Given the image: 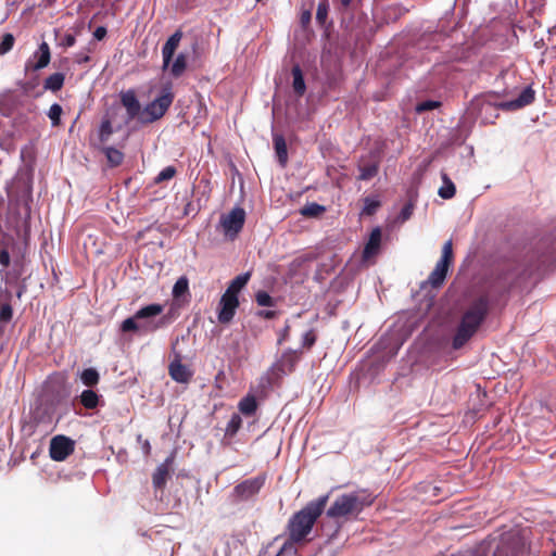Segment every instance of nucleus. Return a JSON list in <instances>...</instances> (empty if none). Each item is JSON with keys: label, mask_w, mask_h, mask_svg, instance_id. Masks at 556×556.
Masks as SVG:
<instances>
[{"label": "nucleus", "mask_w": 556, "mask_h": 556, "mask_svg": "<svg viewBox=\"0 0 556 556\" xmlns=\"http://www.w3.org/2000/svg\"><path fill=\"white\" fill-rule=\"evenodd\" d=\"M329 495H324L315 501H311L301 510L295 513L288 521V540L283 545L299 544L306 541L316 520L321 516L327 505Z\"/></svg>", "instance_id": "f257e3e1"}, {"label": "nucleus", "mask_w": 556, "mask_h": 556, "mask_svg": "<svg viewBox=\"0 0 556 556\" xmlns=\"http://www.w3.org/2000/svg\"><path fill=\"white\" fill-rule=\"evenodd\" d=\"M490 309L486 295L476 299L463 314L459 325L456 328L452 340L454 350L462 349L478 331Z\"/></svg>", "instance_id": "f03ea898"}, {"label": "nucleus", "mask_w": 556, "mask_h": 556, "mask_svg": "<svg viewBox=\"0 0 556 556\" xmlns=\"http://www.w3.org/2000/svg\"><path fill=\"white\" fill-rule=\"evenodd\" d=\"M164 307L162 304L153 303L138 309L132 317L126 318L121 324L123 332H139L148 334L170 324V318L166 315L154 320L153 318L161 315Z\"/></svg>", "instance_id": "7ed1b4c3"}, {"label": "nucleus", "mask_w": 556, "mask_h": 556, "mask_svg": "<svg viewBox=\"0 0 556 556\" xmlns=\"http://www.w3.org/2000/svg\"><path fill=\"white\" fill-rule=\"evenodd\" d=\"M375 496L366 490L341 494L327 510L330 518L357 517L365 507L372 505Z\"/></svg>", "instance_id": "20e7f679"}, {"label": "nucleus", "mask_w": 556, "mask_h": 556, "mask_svg": "<svg viewBox=\"0 0 556 556\" xmlns=\"http://www.w3.org/2000/svg\"><path fill=\"white\" fill-rule=\"evenodd\" d=\"M182 31L176 30L164 43L162 48V58H163V68L166 70L169 67L170 75L175 78L180 77L185 71L187 70V54L179 53L175 61L172 63V60L175 55L177 48L182 38Z\"/></svg>", "instance_id": "39448f33"}, {"label": "nucleus", "mask_w": 556, "mask_h": 556, "mask_svg": "<svg viewBox=\"0 0 556 556\" xmlns=\"http://www.w3.org/2000/svg\"><path fill=\"white\" fill-rule=\"evenodd\" d=\"M534 99L535 91L529 86L525 88L515 100L494 104L486 97H482L477 99V104L479 105L480 116L486 121L488 116H483V113H488L489 111H497L500 109L504 111H515L531 104Z\"/></svg>", "instance_id": "423d86ee"}, {"label": "nucleus", "mask_w": 556, "mask_h": 556, "mask_svg": "<svg viewBox=\"0 0 556 556\" xmlns=\"http://www.w3.org/2000/svg\"><path fill=\"white\" fill-rule=\"evenodd\" d=\"M174 98L172 85L167 84L163 87L161 94L142 109L139 122L141 124H151L162 118L172 105Z\"/></svg>", "instance_id": "0eeeda50"}, {"label": "nucleus", "mask_w": 556, "mask_h": 556, "mask_svg": "<svg viewBox=\"0 0 556 556\" xmlns=\"http://www.w3.org/2000/svg\"><path fill=\"white\" fill-rule=\"evenodd\" d=\"M302 350L287 349L280 357L270 366L268 382L279 386L285 376L295 370L298 363L302 357Z\"/></svg>", "instance_id": "6e6552de"}, {"label": "nucleus", "mask_w": 556, "mask_h": 556, "mask_svg": "<svg viewBox=\"0 0 556 556\" xmlns=\"http://www.w3.org/2000/svg\"><path fill=\"white\" fill-rule=\"evenodd\" d=\"M482 544L488 548V554L493 548V556H518L522 545L519 535L513 532L502 533Z\"/></svg>", "instance_id": "1a4fd4ad"}, {"label": "nucleus", "mask_w": 556, "mask_h": 556, "mask_svg": "<svg viewBox=\"0 0 556 556\" xmlns=\"http://www.w3.org/2000/svg\"><path fill=\"white\" fill-rule=\"evenodd\" d=\"M267 475L262 472L256 477L245 479L238 483L232 490V496L236 502L248 501L257 495L261 489L265 485Z\"/></svg>", "instance_id": "9d476101"}, {"label": "nucleus", "mask_w": 556, "mask_h": 556, "mask_svg": "<svg viewBox=\"0 0 556 556\" xmlns=\"http://www.w3.org/2000/svg\"><path fill=\"white\" fill-rule=\"evenodd\" d=\"M75 451V441L66 435L53 437L49 445V455L55 462H64Z\"/></svg>", "instance_id": "9b49d317"}, {"label": "nucleus", "mask_w": 556, "mask_h": 556, "mask_svg": "<svg viewBox=\"0 0 556 556\" xmlns=\"http://www.w3.org/2000/svg\"><path fill=\"white\" fill-rule=\"evenodd\" d=\"M51 61L50 47L46 41H42L33 55L26 61L24 66L25 74L40 71L49 65Z\"/></svg>", "instance_id": "f8f14e48"}, {"label": "nucleus", "mask_w": 556, "mask_h": 556, "mask_svg": "<svg viewBox=\"0 0 556 556\" xmlns=\"http://www.w3.org/2000/svg\"><path fill=\"white\" fill-rule=\"evenodd\" d=\"M245 212L242 207H233L227 215L220 218V225L226 235L237 236L243 228Z\"/></svg>", "instance_id": "ddd939ff"}, {"label": "nucleus", "mask_w": 556, "mask_h": 556, "mask_svg": "<svg viewBox=\"0 0 556 556\" xmlns=\"http://www.w3.org/2000/svg\"><path fill=\"white\" fill-rule=\"evenodd\" d=\"M238 306V296H233L225 292L219 301L218 321L220 324L230 323L236 314Z\"/></svg>", "instance_id": "4468645a"}, {"label": "nucleus", "mask_w": 556, "mask_h": 556, "mask_svg": "<svg viewBox=\"0 0 556 556\" xmlns=\"http://www.w3.org/2000/svg\"><path fill=\"white\" fill-rule=\"evenodd\" d=\"M121 103L126 109L128 121H132L137 118L139 121V116L142 112L141 104L137 99L136 92L132 89L122 91L119 93Z\"/></svg>", "instance_id": "2eb2a0df"}, {"label": "nucleus", "mask_w": 556, "mask_h": 556, "mask_svg": "<svg viewBox=\"0 0 556 556\" xmlns=\"http://www.w3.org/2000/svg\"><path fill=\"white\" fill-rule=\"evenodd\" d=\"M379 165L380 161L375 155H372L368 161L365 157H362L358 163L359 175L357 179L364 181L372 179L379 172Z\"/></svg>", "instance_id": "dca6fc26"}, {"label": "nucleus", "mask_w": 556, "mask_h": 556, "mask_svg": "<svg viewBox=\"0 0 556 556\" xmlns=\"http://www.w3.org/2000/svg\"><path fill=\"white\" fill-rule=\"evenodd\" d=\"M13 318V294L10 290H0V321L9 324Z\"/></svg>", "instance_id": "f3484780"}, {"label": "nucleus", "mask_w": 556, "mask_h": 556, "mask_svg": "<svg viewBox=\"0 0 556 556\" xmlns=\"http://www.w3.org/2000/svg\"><path fill=\"white\" fill-rule=\"evenodd\" d=\"M170 378L179 383H188L192 378V371L180 361H174L168 366Z\"/></svg>", "instance_id": "a211bd4d"}, {"label": "nucleus", "mask_w": 556, "mask_h": 556, "mask_svg": "<svg viewBox=\"0 0 556 556\" xmlns=\"http://www.w3.org/2000/svg\"><path fill=\"white\" fill-rule=\"evenodd\" d=\"M381 244V230L380 228H375L369 236L367 243L365 244L363 251V260L367 261L375 256L380 249Z\"/></svg>", "instance_id": "6ab92c4d"}, {"label": "nucleus", "mask_w": 556, "mask_h": 556, "mask_svg": "<svg viewBox=\"0 0 556 556\" xmlns=\"http://www.w3.org/2000/svg\"><path fill=\"white\" fill-rule=\"evenodd\" d=\"M169 477V459L161 464L152 476V483L155 489L162 490Z\"/></svg>", "instance_id": "aec40b11"}, {"label": "nucleus", "mask_w": 556, "mask_h": 556, "mask_svg": "<svg viewBox=\"0 0 556 556\" xmlns=\"http://www.w3.org/2000/svg\"><path fill=\"white\" fill-rule=\"evenodd\" d=\"M275 152L278 157L279 164L285 167L288 162L287 142L282 135H274L273 137Z\"/></svg>", "instance_id": "412c9836"}, {"label": "nucleus", "mask_w": 556, "mask_h": 556, "mask_svg": "<svg viewBox=\"0 0 556 556\" xmlns=\"http://www.w3.org/2000/svg\"><path fill=\"white\" fill-rule=\"evenodd\" d=\"M100 397L96 391L86 389L77 396V400L86 409H94L100 403Z\"/></svg>", "instance_id": "4be33fe9"}, {"label": "nucleus", "mask_w": 556, "mask_h": 556, "mask_svg": "<svg viewBox=\"0 0 556 556\" xmlns=\"http://www.w3.org/2000/svg\"><path fill=\"white\" fill-rule=\"evenodd\" d=\"M65 83V74L56 72L51 75H49L43 80V89L49 90L51 92H58L60 91Z\"/></svg>", "instance_id": "5701e85b"}, {"label": "nucleus", "mask_w": 556, "mask_h": 556, "mask_svg": "<svg viewBox=\"0 0 556 556\" xmlns=\"http://www.w3.org/2000/svg\"><path fill=\"white\" fill-rule=\"evenodd\" d=\"M98 149L104 153L110 167H117L123 163L124 153L122 151H119L113 147H105V146L98 147Z\"/></svg>", "instance_id": "b1692460"}, {"label": "nucleus", "mask_w": 556, "mask_h": 556, "mask_svg": "<svg viewBox=\"0 0 556 556\" xmlns=\"http://www.w3.org/2000/svg\"><path fill=\"white\" fill-rule=\"evenodd\" d=\"M447 270H448L447 266H445V265L443 266L442 264L437 263L434 269L429 275L428 282L433 288L441 287L446 278Z\"/></svg>", "instance_id": "393cba45"}, {"label": "nucleus", "mask_w": 556, "mask_h": 556, "mask_svg": "<svg viewBox=\"0 0 556 556\" xmlns=\"http://www.w3.org/2000/svg\"><path fill=\"white\" fill-rule=\"evenodd\" d=\"M291 73H292V77H293V81H292L293 90L296 96L302 97L306 91V85H305L303 72H302L300 65H294L292 67Z\"/></svg>", "instance_id": "a878e982"}, {"label": "nucleus", "mask_w": 556, "mask_h": 556, "mask_svg": "<svg viewBox=\"0 0 556 556\" xmlns=\"http://www.w3.org/2000/svg\"><path fill=\"white\" fill-rule=\"evenodd\" d=\"M251 277L250 273H244L241 275H238L236 278H233L226 289V293L238 296L239 292L245 287V285L249 282Z\"/></svg>", "instance_id": "bb28decb"}, {"label": "nucleus", "mask_w": 556, "mask_h": 556, "mask_svg": "<svg viewBox=\"0 0 556 556\" xmlns=\"http://www.w3.org/2000/svg\"><path fill=\"white\" fill-rule=\"evenodd\" d=\"M239 412L244 416H252L256 413L257 402L254 395L248 394L238 404Z\"/></svg>", "instance_id": "cd10ccee"}, {"label": "nucleus", "mask_w": 556, "mask_h": 556, "mask_svg": "<svg viewBox=\"0 0 556 556\" xmlns=\"http://www.w3.org/2000/svg\"><path fill=\"white\" fill-rule=\"evenodd\" d=\"M441 177L443 186L439 189L438 193L444 200L452 199L456 193V187L446 173H442Z\"/></svg>", "instance_id": "c85d7f7f"}, {"label": "nucleus", "mask_w": 556, "mask_h": 556, "mask_svg": "<svg viewBox=\"0 0 556 556\" xmlns=\"http://www.w3.org/2000/svg\"><path fill=\"white\" fill-rule=\"evenodd\" d=\"M113 132H114V130H113L111 118L108 116L103 117L101 121L100 128H99V135H98L99 142L102 146L105 144L109 141V139Z\"/></svg>", "instance_id": "c756f323"}, {"label": "nucleus", "mask_w": 556, "mask_h": 556, "mask_svg": "<svg viewBox=\"0 0 556 556\" xmlns=\"http://www.w3.org/2000/svg\"><path fill=\"white\" fill-rule=\"evenodd\" d=\"M80 380L84 386L92 388L100 381V375L96 368H86L80 372Z\"/></svg>", "instance_id": "7c9ffc66"}, {"label": "nucleus", "mask_w": 556, "mask_h": 556, "mask_svg": "<svg viewBox=\"0 0 556 556\" xmlns=\"http://www.w3.org/2000/svg\"><path fill=\"white\" fill-rule=\"evenodd\" d=\"M543 247L547 249L546 253L542 255V264H551L556 262V239L553 241H548L547 239L543 241Z\"/></svg>", "instance_id": "2f4dec72"}, {"label": "nucleus", "mask_w": 556, "mask_h": 556, "mask_svg": "<svg viewBox=\"0 0 556 556\" xmlns=\"http://www.w3.org/2000/svg\"><path fill=\"white\" fill-rule=\"evenodd\" d=\"M325 211H326L325 206L313 202V203H307L306 205H304L300 210V213H301V215H303L305 217H318Z\"/></svg>", "instance_id": "473e14b6"}, {"label": "nucleus", "mask_w": 556, "mask_h": 556, "mask_svg": "<svg viewBox=\"0 0 556 556\" xmlns=\"http://www.w3.org/2000/svg\"><path fill=\"white\" fill-rule=\"evenodd\" d=\"M242 426L241 416L237 413L232 414L230 420L227 424L225 434L227 437H235Z\"/></svg>", "instance_id": "72a5a7b5"}, {"label": "nucleus", "mask_w": 556, "mask_h": 556, "mask_svg": "<svg viewBox=\"0 0 556 556\" xmlns=\"http://www.w3.org/2000/svg\"><path fill=\"white\" fill-rule=\"evenodd\" d=\"M452 262H453V243H452V240H448L443 244L442 255L438 263L442 264L443 266L445 265V266L450 267Z\"/></svg>", "instance_id": "f704fd0d"}, {"label": "nucleus", "mask_w": 556, "mask_h": 556, "mask_svg": "<svg viewBox=\"0 0 556 556\" xmlns=\"http://www.w3.org/2000/svg\"><path fill=\"white\" fill-rule=\"evenodd\" d=\"M364 207L362 211L363 215L371 216L374 215L378 208L381 206V202L377 199H372L370 197H366L364 199Z\"/></svg>", "instance_id": "c9c22d12"}, {"label": "nucleus", "mask_w": 556, "mask_h": 556, "mask_svg": "<svg viewBox=\"0 0 556 556\" xmlns=\"http://www.w3.org/2000/svg\"><path fill=\"white\" fill-rule=\"evenodd\" d=\"M188 290H189L188 279L185 276L180 277L174 285L173 296L175 299H178V298L182 296L185 293H187Z\"/></svg>", "instance_id": "e433bc0d"}, {"label": "nucleus", "mask_w": 556, "mask_h": 556, "mask_svg": "<svg viewBox=\"0 0 556 556\" xmlns=\"http://www.w3.org/2000/svg\"><path fill=\"white\" fill-rule=\"evenodd\" d=\"M15 38L12 34L7 33L1 37L0 41V55H4L10 52L14 46Z\"/></svg>", "instance_id": "4c0bfd02"}, {"label": "nucleus", "mask_w": 556, "mask_h": 556, "mask_svg": "<svg viewBox=\"0 0 556 556\" xmlns=\"http://www.w3.org/2000/svg\"><path fill=\"white\" fill-rule=\"evenodd\" d=\"M177 174V169L176 167L174 166H167L165 168H163L159 175L154 178V184H161L165 180H170L172 178H174Z\"/></svg>", "instance_id": "58836bf2"}, {"label": "nucleus", "mask_w": 556, "mask_h": 556, "mask_svg": "<svg viewBox=\"0 0 556 556\" xmlns=\"http://www.w3.org/2000/svg\"><path fill=\"white\" fill-rule=\"evenodd\" d=\"M94 51V45L93 43H89L88 47H86L84 50L79 51L78 53L75 54V62L77 64H85V63H88L90 62V54Z\"/></svg>", "instance_id": "ea45409f"}, {"label": "nucleus", "mask_w": 556, "mask_h": 556, "mask_svg": "<svg viewBox=\"0 0 556 556\" xmlns=\"http://www.w3.org/2000/svg\"><path fill=\"white\" fill-rule=\"evenodd\" d=\"M62 106L58 103H53L48 112V116L52 122L53 126H59L61 124V115H62Z\"/></svg>", "instance_id": "a19ab883"}, {"label": "nucleus", "mask_w": 556, "mask_h": 556, "mask_svg": "<svg viewBox=\"0 0 556 556\" xmlns=\"http://www.w3.org/2000/svg\"><path fill=\"white\" fill-rule=\"evenodd\" d=\"M255 301L260 306L271 307L275 305L274 299L266 291H258L255 294Z\"/></svg>", "instance_id": "79ce46f5"}, {"label": "nucleus", "mask_w": 556, "mask_h": 556, "mask_svg": "<svg viewBox=\"0 0 556 556\" xmlns=\"http://www.w3.org/2000/svg\"><path fill=\"white\" fill-rule=\"evenodd\" d=\"M328 2L327 0H324L318 3L317 11H316V20L319 24H324L328 16Z\"/></svg>", "instance_id": "37998d69"}, {"label": "nucleus", "mask_w": 556, "mask_h": 556, "mask_svg": "<svg viewBox=\"0 0 556 556\" xmlns=\"http://www.w3.org/2000/svg\"><path fill=\"white\" fill-rule=\"evenodd\" d=\"M317 341V334L314 329H309L303 334L302 348L309 350Z\"/></svg>", "instance_id": "c03bdc74"}, {"label": "nucleus", "mask_w": 556, "mask_h": 556, "mask_svg": "<svg viewBox=\"0 0 556 556\" xmlns=\"http://www.w3.org/2000/svg\"><path fill=\"white\" fill-rule=\"evenodd\" d=\"M439 106H441V102L432 101V100H427V101H422V102H420V103H418L416 105V112L417 113H422V112H427V111H431V110L438 109Z\"/></svg>", "instance_id": "a18cd8bd"}, {"label": "nucleus", "mask_w": 556, "mask_h": 556, "mask_svg": "<svg viewBox=\"0 0 556 556\" xmlns=\"http://www.w3.org/2000/svg\"><path fill=\"white\" fill-rule=\"evenodd\" d=\"M455 556H488V548L484 544H480L473 549H468L464 552H459Z\"/></svg>", "instance_id": "49530a36"}, {"label": "nucleus", "mask_w": 556, "mask_h": 556, "mask_svg": "<svg viewBox=\"0 0 556 556\" xmlns=\"http://www.w3.org/2000/svg\"><path fill=\"white\" fill-rule=\"evenodd\" d=\"M48 388L51 391H60L63 390V397L67 396V392L65 390V380L63 378H54L49 381Z\"/></svg>", "instance_id": "de8ad7c7"}, {"label": "nucleus", "mask_w": 556, "mask_h": 556, "mask_svg": "<svg viewBox=\"0 0 556 556\" xmlns=\"http://www.w3.org/2000/svg\"><path fill=\"white\" fill-rule=\"evenodd\" d=\"M17 99V96L12 90H7L5 92L0 94V104L7 105V104H14Z\"/></svg>", "instance_id": "09e8293b"}, {"label": "nucleus", "mask_w": 556, "mask_h": 556, "mask_svg": "<svg viewBox=\"0 0 556 556\" xmlns=\"http://www.w3.org/2000/svg\"><path fill=\"white\" fill-rule=\"evenodd\" d=\"M75 42H76L75 36L73 34H66L63 37L60 46H62L64 48H70V47H73L75 45Z\"/></svg>", "instance_id": "8fccbe9b"}, {"label": "nucleus", "mask_w": 556, "mask_h": 556, "mask_svg": "<svg viewBox=\"0 0 556 556\" xmlns=\"http://www.w3.org/2000/svg\"><path fill=\"white\" fill-rule=\"evenodd\" d=\"M0 264L3 267H8L10 265V253L5 249H0Z\"/></svg>", "instance_id": "3c124183"}, {"label": "nucleus", "mask_w": 556, "mask_h": 556, "mask_svg": "<svg viewBox=\"0 0 556 556\" xmlns=\"http://www.w3.org/2000/svg\"><path fill=\"white\" fill-rule=\"evenodd\" d=\"M106 28L103 27V26H99L96 28V30L93 31V37L94 39L97 40H102L105 36H106Z\"/></svg>", "instance_id": "603ef678"}, {"label": "nucleus", "mask_w": 556, "mask_h": 556, "mask_svg": "<svg viewBox=\"0 0 556 556\" xmlns=\"http://www.w3.org/2000/svg\"><path fill=\"white\" fill-rule=\"evenodd\" d=\"M412 214V205H405L401 212L403 219H408Z\"/></svg>", "instance_id": "864d4df0"}, {"label": "nucleus", "mask_w": 556, "mask_h": 556, "mask_svg": "<svg viewBox=\"0 0 556 556\" xmlns=\"http://www.w3.org/2000/svg\"><path fill=\"white\" fill-rule=\"evenodd\" d=\"M36 86V83L35 81H25V83H22L21 84V87L23 88V90L25 92H28L30 91L31 89H34Z\"/></svg>", "instance_id": "5fc2aeb1"}, {"label": "nucleus", "mask_w": 556, "mask_h": 556, "mask_svg": "<svg viewBox=\"0 0 556 556\" xmlns=\"http://www.w3.org/2000/svg\"><path fill=\"white\" fill-rule=\"evenodd\" d=\"M290 326L287 325L283 329V332L281 333L280 338L278 339V344H281L283 341L287 340L289 334Z\"/></svg>", "instance_id": "6e6d98bb"}, {"label": "nucleus", "mask_w": 556, "mask_h": 556, "mask_svg": "<svg viewBox=\"0 0 556 556\" xmlns=\"http://www.w3.org/2000/svg\"><path fill=\"white\" fill-rule=\"evenodd\" d=\"M260 316L266 319H273L276 316V312L274 311H262L260 312Z\"/></svg>", "instance_id": "4d7b16f0"}, {"label": "nucleus", "mask_w": 556, "mask_h": 556, "mask_svg": "<svg viewBox=\"0 0 556 556\" xmlns=\"http://www.w3.org/2000/svg\"><path fill=\"white\" fill-rule=\"evenodd\" d=\"M302 23H308L311 21V12L306 11L301 16Z\"/></svg>", "instance_id": "13d9d810"}, {"label": "nucleus", "mask_w": 556, "mask_h": 556, "mask_svg": "<svg viewBox=\"0 0 556 556\" xmlns=\"http://www.w3.org/2000/svg\"><path fill=\"white\" fill-rule=\"evenodd\" d=\"M143 448H144L146 454L149 455L150 451H151V445L148 440L144 441Z\"/></svg>", "instance_id": "bf43d9fd"}, {"label": "nucleus", "mask_w": 556, "mask_h": 556, "mask_svg": "<svg viewBox=\"0 0 556 556\" xmlns=\"http://www.w3.org/2000/svg\"><path fill=\"white\" fill-rule=\"evenodd\" d=\"M23 293H24V288H20V289H18V291L16 292V296H17L18 299H21V296L23 295Z\"/></svg>", "instance_id": "052dcab7"}, {"label": "nucleus", "mask_w": 556, "mask_h": 556, "mask_svg": "<svg viewBox=\"0 0 556 556\" xmlns=\"http://www.w3.org/2000/svg\"><path fill=\"white\" fill-rule=\"evenodd\" d=\"M341 3L343 7H349L351 3V0H341Z\"/></svg>", "instance_id": "680f3d73"}, {"label": "nucleus", "mask_w": 556, "mask_h": 556, "mask_svg": "<svg viewBox=\"0 0 556 556\" xmlns=\"http://www.w3.org/2000/svg\"><path fill=\"white\" fill-rule=\"evenodd\" d=\"M552 556H556V552H553Z\"/></svg>", "instance_id": "e2e57ef3"}, {"label": "nucleus", "mask_w": 556, "mask_h": 556, "mask_svg": "<svg viewBox=\"0 0 556 556\" xmlns=\"http://www.w3.org/2000/svg\"><path fill=\"white\" fill-rule=\"evenodd\" d=\"M257 2H260L261 0H256Z\"/></svg>", "instance_id": "0e129e2a"}, {"label": "nucleus", "mask_w": 556, "mask_h": 556, "mask_svg": "<svg viewBox=\"0 0 556 556\" xmlns=\"http://www.w3.org/2000/svg\"><path fill=\"white\" fill-rule=\"evenodd\" d=\"M276 556H280V554L276 555Z\"/></svg>", "instance_id": "69168bd1"}]
</instances>
